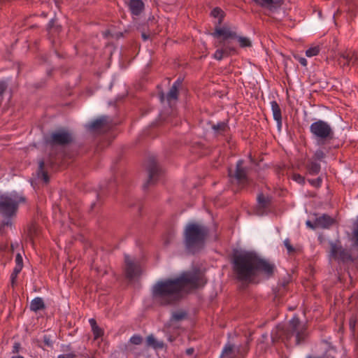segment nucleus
<instances>
[{
	"mask_svg": "<svg viewBox=\"0 0 358 358\" xmlns=\"http://www.w3.org/2000/svg\"><path fill=\"white\" fill-rule=\"evenodd\" d=\"M256 253L236 251L232 255V268L236 278L247 283L255 278Z\"/></svg>",
	"mask_w": 358,
	"mask_h": 358,
	"instance_id": "f257e3e1",
	"label": "nucleus"
},
{
	"mask_svg": "<svg viewBox=\"0 0 358 358\" xmlns=\"http://www.w3.org/2000/svg\"><path fill=\"white\" fill-rule=\"evenodd\" d=\"M181 291L176 279L157 281L152 288V297L155 303L162 306L171 305L179 299Z\"/></svg>",
	"mask_w": 358,
	"mask_h": 358,
	"instance_id": "f03ea898",
	"label": "nucleus"
},
{
	"mask_svg": "<svg viewBox=\"0 0 358 358\" xmlns=\"http://www.w3.org/2000/svg\"><path fill=\"white\" fill-rule=\"evenodd\" d=\"M208 233V229L203 225L188 223L184 230V243L187 250L194 254L203 248Z\"/></svg>",
	"mask_w": 358,
	"mask_h": 358,
	"instance_id": "7ed1b4c3",
	"label": "nucleus"
},
{
	"mask_svg": "<svg viewBox=\"0 0 358 358\" xmlns=\"http://www.w3.org/2000/svg\"><path fill=\"white\" fill-rule=\"evenodd\" d=\"M26 202V198L16 192L0 195V215L6 218L15 216L19 205Z\"/></svg>",
	"mask_w": 358,
	"mask_h": 358,
	"instance_id": "20e7f679",
	"label": "nucleus"
},
{
	"mask_svg": "<svg viewBox=\"0 0 358 358\" xmlns=\"http://www.w3.org/2000/svg\"><path fill=\"white\" fill-rule=\"evenodd\" d=\"M175 279L181 292L186 287L198 289L203 287L206 283L204 274L199 268L184 271Z\"/></svg>",
	"mask_w": 358,
	"mask_h": 358,
	"instance_id": "39448f33",
	"label": "nucleus"
},
{
	"mask_svg": "<svg viewBox=\"0 0 358 358\" xmlns=\"http://www.w3.org/2000/svg\"><path fill=\"white\" fill-rule=\"evenodd\" d=\"M310 132L319 145H324L334 138V131L331 125L322 120H317L310 124Z\"/></svg>",
	"mask_w": 358,
	"mask_h": 358,
	"instance_id": "423d86ee",
	"label": "nucleus"
},
{
	"mask_svg": "<svg viewBox=\"0 0 358 358\" xmlns=\"http://www.w3.org/2000/svg\"><path fill=\"white\" fill-rule=\"evenodd\" d=\"M295 336L296 343L297 345L302 342L306 336V328L301 324L298 317L294 316L289 321L285 329H282L280 336H284L287 340H289Z\"/></svg>",
	"mask_w": 358,
	"mask_h": 358,
	"instance_id": "0eeeda50",
	"label": "nucleus"
},
{
	"mask_svg": "<svg viewBox=\"0 0 358 358\" xmlns=\"http://www.w3.org/2000/svg\"><path fill=\"white\" fill-rule=\"evenodd\" d=\"M71 131L66 129H59L50 133L45 138V143L50 145H67L73 141Z\"/></svg>",
	"mask_w": 358,
	"mask_h": 358,
	"instance_id": "6e6552de",
	"label": "nucleus"
},
{
	"mask_svg": "<svg viewBox=\"0 0 358 358\" xmlns=\"http://www.w3.org/2000/svg\"><path fill=\"white\" fill-rule=\"evenodd\" d=\"M330 249L329 251V260H336L338 262H346L352 260V256L349 250L344 249L341 241H329Z\"/></svg>",
	"mask_w": 358,
	"mask_h": 358,
	"instance_id": "1a4fd4ad",
	"label": "nucleus"
},
{
	"mask_svg": "<svg viewBox=\"0 0 358 358\" xmlns=\"http://www.w3.org/2000/svg\"><path fill=\"white\" fill-rule=\"evenodd\" d=\"M147 171L148 173V179L143 185V189H147L150 185L155 184L162 174V169L153 157L148 159Z\"/></svg>",
	"mask_w": 358,
	"mask_h": 358,
	"instance_id": "9d476101",
	"label": "nucleus"
},
{
	"mask_svg": "<svg viewBox=\"0 0 358 358\" xmlns=\"http://www.w3.org/2000/svg\"><path fill=\"white\" fill-rule=\"evenodd\" d=\"M243 160L240 159L236 165V170L233 173L231 169H229V177L234 179L239 185H245L249 182V178L247 176L246 169L243 166Z\"/></svg>",
	"mask_w": 358,
	"mask_h": 358,
	"instance_id": "9b49d317",
	"label": "nucleus"
},
{
	"mask_svg": "<svg viewBox=\"0 0 358 358\" xmlns=\"http://www.w3.org/2000/svg\"><path fill=\"white\" fill-rule=\"evenodd\" d=\"M275 266L274 264L270 262L260 258L256 254V263H255V278L257 276L259 272L266 274L267 276L273 275Z\"/></svg>",
	"mask_w": 358,
	"mask_h": 358,
	"instance_id": "f8f14e48",
	"label": "nucleus"
},
{
	"mask_svg": "<svg viewBox=\"0 0 358 358\" xmlns=\"http://www.w3.org/2000/svg\"><path fill=\"white\" fill-rule=\"evenodd\" d=\"M179 94V89L176 87L171 86L169 89L167 94L165 95L164 93H161L159 94V98L161 102L164 103L166 101L167 103L170 107H172V105L176 103L178 99Z\"/></svg>",
	"mask_w": 358,
	"mask_h": 358,
	"instance_id": "ddd939ff",
	"label": "nucleus"
},
{
	"mask_svg": "<svg viewBox=\"0 0 358 358\" xmlns=\"http://www.w3.org/2000/svg\"><path fill=\"white\" fill-rule=\"evenodd\" d=\"M212 36L215 38L222 36L224 40L229 38L236 39L237 38L236 31L232 30L228 27H223L222 28L216 27L215 31L212 33Z\"/></svg>",
	"mask_w": 358,
	"mask_h": 358,
	"instance_id": "4468645a",
	"label": "nucleus"
},
{
	"mask_svg": "<svg viewBox=\"0 0 358 358\" xmlns=\"http://www.w3.org/2000/svg\"><path fill=\"white\" fill-rule=\"evenodd\" d=\"M315 220L316 225L318 228L321 229H329L336 222L335 219L327 214H323L317 217Z\"/></svg>",
	"mask_w": 358,
	"mask_h": 358,
	"instance_id": "2eb2a0df",
	"label": "nucleus"
},
{
	"mask_svg": "<svg viewBox=\"0 0 358 358\" xmlns=\"http://www.w3.org/2000/svg\"><path fill=\"white\" fill-rule=\"evenodd\" d=\"M124 262L126 276L129 279H132L138 273L137 266L134 263V262L130 259L129 255L124 256Z\"/></svg>",
	"mask_w": 358,
	"mask_h": 358,
	"instance_id": "dca6fc26",
	"label": "nucleus"
},
{
	"mask_svg": "<svg viewBox=\"0 0 358 358\" xmlns=\"http://www.w3.org/2000/svg\"><path fill=\"white\" fill-rule=\"evenodd\" d=\"M108 118L106 116H101L98 119L91 122L88 124V128L90 130L96 131L101 129H106L108 126Z\"/></svg>",
	"mask_w": 358,
	"mask_h": 358,
	"instance_id": "f3484780",
	"label": "nucleus"
},
{
	"mask_svg": "<svg viewBox=\"0 0 358 358\" xmlns=\"http://www.w3.org/2000/svg\"><path fill=\"white\" fill-rule=\"evenodd\" d=\"M132 15L138 16L144 10V3L142 0H130L128 3Z\"/></svg>",
	"mask_w": 358,
	"mask_h": 358,
	"instance_id": "a211bd4d",
	"label": "nucleus"
},
{
	"mask_svg": "<svg viewBox=\"0 0 358 358\" xmlns=\"http://www.w3.org/2000/svg\"><path fill=\"white\" fill-rule=\"evenodd\" d=\"M256 4L262 7L267 8L270 11L275 10L280 6L278 1L276 0H252Z\"/></svg>",
	"mask_w": 358,
	"mask_h": 358,
	"instance_id": "6ab92c4d",
	"label": "nucleus"
},
{
	"mask_svg": "<svg viewBox=\"0 0 358 358\" xmlns=\"http://www.w3.org/2000/svg\"><path fill=\"white\" fill-rule=\"evenodd\" d=\"M271 106L273 119L277 122L278 125L280 127L282 124L281 109L276 101H272L271 102Z\"/></svg>",
	"mask_w": 358,
	"mask_h": 358,
	"instance_id": "aec40b11",
	"label": "nucleus"
},
{
	"mask_svg": "<svg viewBox=\"0 0 358 358\" xmlns=\"http://www.w3.org/2000/svg\"><path fill=\"white\" fill-rule=\"evenodd\" d=\"M45 308V305L42 298L36 297L31 300L29 306L30 310L36 313L37 311L44 310Z\"/></svg>",
	"mask_w": 358,
	"mask_h": 358,
	"instance_id": "412c9836",
	"label": "nucleus"
},
{
	"mask_svg": "<svg viewBox=\"0 0 358 358\" xmlns=\"http://www.w3.org/2000/svg\"><path fill=\"white\" fill-rule=\"evenodd\" d=\"M37 176L38 178L42 179L45 183L49 182V176L48 172L45 170V162L43 160H40L38 162Z\"/></svg>",
	"mask_w": 358,
	"mask_h": 358,
	"instance_id": "4be33fe9",
	"label": "nucleus"
},
{
	"mask_svg": "<svg viewBox=\"0 0 358 358\" xmlns=\"http://www.w3.org/2000/svg\"><path fill=\"white\" fill-rule=\"evenodd\" d=\"M146 344L148 347H152L155 350L162 349L164 346L163 341H159L156 340L154 336L152 334L149 335L146 338Z\"/></svg>",
	"mask_w": 358,
	"mask_h": 358,
	"instance_id": "5701e85b",
	"label": "nucleus"
},
{
	"mask_svg": "<svg viewBox=\"0 0 358 358\" xmlns=\"http://www.w3.org/2000/svg\"><path fill=\"white\" fill-rule=\"evenodd\" d=\"M89 322L92 327V331L94 334V339H98L101 338L103 335V331L97 325L96 321L94 319L92 318L89 320Z\"/></svg>",
	"mask_w": 358,
	"mask_h": 358,
	"instance_id": "b1692460",
	"label": "nucleus"
},
{
	"mask_svg": "<svg viewBox=\"0 0 358 358\" xmlns=\"http://www.w3.org/2000/svg\"><path fill=\"white\" fill-rule=\"evenodd\" d=\"M306 169L309 174L315 176L320 171V164L316 162H310L306 165Z\"/></svg>",
	"mask_w": 358,
	"mask_h": 358,
	"instance_id": "393cba45",
	"label": "nucleus"
},
{
	"mask_svg": "<svg viewBox=\"0 0 358 358\" xmlns=\"http://www.w3.org/2000/svg\"><path fill=\"white\" fill-rule=\"evenodd\" d=\"M234 352V347L232 344L228 343L225 345L222 352V358H233Z\"/></svg>",
	"mask_w": 358,
	"mask_h": 358,
	"instance_id": "a878e982",
	"label": "nucleus"
},
{
	"mask_svg": "<svg viewBox=\"0 0 358 358\" xmlns=\"http://www.w3.org/2000/svg\"><path fill=\"white\" fill-rule=\"evenodd\" d=\"M351 54H352V51L350 50V51H345L343 52H341V55H340V58L338 59L339 61V63L340 64H342V60L341 59H343L344 60V62L343 64V65L345 66H350V64H352V56H351Z\"/></svg>",
	"mask_w": 358,
	"mask_h": 358,
	"instance_id": "bb28decb",
	"label": "nucleus"
},
{
	"mask_svg": "<svg viewBox=\"0 0 358 358\" xmlns=\"http://www.w3.org/2000/svg\"><path fill=\"white\" fill-rule=\"evenodd\" d=\"M212 17L218 18V23L221 24L224 17V11L219 7L213 8L210 13Z\"/></svg>",
	"mask_w": 358,
	"mask_h": 358,
	"instance_id": "cd10ccee",
	"label": "nucleus"
},
{
	"mask_svg": "<svg viewBox=\"0 0 358 358\" xmlns=\"http://www.w3.org/2000/svg\"><path fill=\"white\" fill-rule=\"evenodd\" d=\"M258 205L262 208H266L270 204L268 197L265 196L262 193L257 196Z\"/></svg>",
	"mask_w": 358,
	"mask_h": 358,
	"instance_id": "c85d7f7f",
	"label": "nucleus"
},
{
	"mask_svg": "<svg viewBox=\"0 0 358 358\" xmlns=\"http://www.w3.org/2000/svg\"><path fill=\"white\" fill-rule=\"evenodd\" d=\"M38 234V228L36 224H31L28 227L27 236L32 241Z\"/></svg>",
	"mask_w": 358,
	"mask_h": 358,
	"instance_id": "c756f323",
	"label": "nucleus"
},
{
	"mask_svg": "<svg viewBox=\"0 0 358 358\" xmlns=\"http://www.w3.org/2000/svg\"><path fill=\"white\" fill-rule=\"evenodd\" d=\"M229 51L228 50V49L227 48L218 49L215 52V53L213 55V58L220 61V60H222L224 57L229 56Z\"/></svg>",
	"mask_w": 358,
	"mask_h": 358,
	"instance_id": "7c9ffc66",
	"label": "nucleus"
},
{
	"mask_svg": "<svg viewBox=\"0 0 358 358\" xmlns=\"http://www.w3.org/2000/svg\"><path fill=\"white\" fill-rule=\"evenodd\" d=\"M212 129L217 134H221L227 130V124L224 122H218L217 124H213Z\"/></svg>",
	"mask_w": 358,
	"mask_h": 358,
	"instance_id": "2f4dec72",
	"label": "nucleus"
},
{
	"mask_svg": "<svg viewBox=\"0 0 358 358\" xmlns=\"http://www.w3.org/2000/svg\"><path fill=\"white\" fill-rule=\"evenodd\" d=\"M238 40V43H239V45L240 47L241 48H247V47H250L252 46V42L250 41V40L247 38V37H244V36H238L237 35V38H236Z\"/></svg>",
	"mask_w": 358,
	"mask_h": 358,
	"instance_id": "473e14b6",
	"label": "nucleus"
},
{
	"mask_svg": "<svg viewBox=\"0 0 358 358\" xmlns=\"http://www.w3.org/2000/svg\"><path fill=\"white\" fill-rule=\"evenodd\" d=\"M248 344L249 341L248 340L244 345L238 346L236 349L237 355L244 357L249 350Z\"/></svg>",
	"mask_w": 358,
	"mask_h": 358,
	"instance_id": "72a5a7b5",
	"label": "nucleus"
},
{
	"mask_svg": "<svg viewBox=\"0 0 358 358\" xmlns=\"http://www.w3.org/2000/svg\"><path fill=\"white\" fill-rule=\"evenodd\" d=\"M186 316L187 313L185 311L173 312L171 317V321H180L184 320Z\"/></svg>",
	"mask_w": 358,
	"mask_h": 358,
	"instance_id": "f704fd0d",
	"label": "nucleus"
},
{
	"mask_svg": "<svg viewBox=\"0 0 358 358\" xmlns=\"http://www.w3.org/2000/svg\"><path fill=\"white\" fill-rule=\"evenodd\" d=\"M320 52V48L318 46L311 47L306 51V55L308 57L316 56Z\"/></svg>",
	"mask_w": 358,
	"mask_h": 358,
	"instance_id": "c9c22d12",
	"label": "nucleus"
},
{
	"mask_svg": "<svg viewBox=\"0 0 358 358\" xmlns=\"http://www.w3.org/2000/svg\"><path fill=\"white\" fill-rule=\"evenodd\" d=\"M129 342L134 345H138L142 343L143 338L140 335L135 334L130 338Z\"/></svg>",
	"mask_w": 358,
	"mask_h": 358,
	"instance_id": "e433bc0d",
	"label": "nucleus"
},
{
	"mask_svg": "<svg viewBox=\"0 0 358 358\" xmlns=\"http://www.w3.org/2000/svg\"><path fill=\"white\" fill-rule=\"evenodd\" d=\"M292 179L299 184H303L305 182V178L299 173H294L292 175Z\"/></svg>",
	"mask_w": 358,
	"mask_h": 358,
	"instance_id": "4c0bfd02",
	"label": "nucleus"
},
{
	"mask_svg": "<svg viewBox=\"0 0 358 358\" xmlns=\"http://www.w3.org/2000/svg\"><path fill=\"white\" fill-rule=\"evenodd\" d=\"M284 245H285V248H287L288 253H292L295 251L294 247L291 245L290 241L289 238H286L284 241Z\"/></svg>",
	"mask_w": 358,
	"mask_h": 358,
	"instance_id": "58836bf2",
	"label": "nucleus"
},
{
	"mask_svg": "<svg viewBox=\"0 0 358 358\" xmlns=\"http://www.w3.org/2000/svg\"><path fill=\"white\" fill-rule=\"evenodd\" d=\"M12 226V222L10 220H8L6 221H2L0 222V233H3V229L5 227H11Z\"/></svg>",
	"mask_w": 358,
	"mask_h": 358,
	"instance_id": "ea45409f",
	"label": "nucleus"
},
{
	"mask_svg": "<svg viewBox=\"0 0 358 358\" xmlns=\"http://www.w3.org/2000/svg\"><path fill=\"white\" fill-rule=\"evenodd\" d=\"M15 266L23 267V259L20 253H17L15 256Z\"/></svg>",
	"mask_w": 358,
	"mask_h": 358,
	"instance_id": "a19ab883",
	"label": "nucleus"
},
{
	"mask_svg": "<svg viewBox=\"0 0 358 358\" xmlns=\"http://www.w3.org/2000/svg\"><path fill=\"white\" fill-rule=\"evenodd\" d=\"M325 154L322 150H317L315 152V157L317 160H322L323 158H324Z\"/></svg>",
	"mask_w": 358,
	"mask_h": 358,
	"instance_id": "79ce46f5",
	"label": "nucleus"
},
{
	"mask_svg": "<svg viewBox=\"0 0 358 358\" xmlns=\"http://www.w3.org/2000/svg\"><path fill=\"white\" fill-rule=\"evenodd\" d=\"M352 64H358V52L352 51Z\"/></svg>",
	"mask_w": 358,
	"mask_h": 358,
	"instance_id": "37998d69",
	"label": "nucleus"
},
{
	"mask_svg": "<svg viewBox=\"0 0 358 358\" xmlns=\"http://www.w3.org/2000/svg\"><path fill=\"white\" fill-rule=\"evenodd\" d=\"M43 343L48 347H52V341H51L50 336L47 335L43 336Z\"/></svg>",
	"mask_w": 358,
	"mask_h": 358,
	"instance_id": "c03bdc74",
	"label": "nucleus"
},
{
	"mask_svg": "<svg viewBox=\"0 0 358 358\" xmlns=\"http://www.w3.org/2000/svg\"><path fill=\"white\" fill-rule=\"evenodd\" d=\"M308 181L311 185L318 187L322 182V179L320 178H317V179L309 180Z\"/></svg>",
	"mask_w": 358,
	"mask_h": 358,
	"instance_id": "a18cd8bd",
	"label": "nucleus"
},
{
	"mask_svg": "<svg viewBox=\"0 0 358 358\" xmlns=\"http://www.w3.org/2000/svg\"><path fill=\"white\" fill-rule=\"evenodd\" d=\"M151 36H152V33H150V31H148V33L143 31L141 33V38L144 41L151 38Z\"/></svg>",
	"mask_w": 358,
	"mask_h": 358,
	"instance_id": "49530a36",
	"label": "nucleus"
},
{
	"mask_svg": "<svg viewBox=\"0 0 358 358\" xmlns=\"http://www.w3.org/2000/svg\"><path fill=\"white\" fill-rule=\"evenodd\" d=\"M306 224L308 227L312 229H315L316 228H318L317 226L316 225V220H315L314 222H312L310 220H307L306 222Z\"/></svg>",
	"mask_w": 358,
	"mask_h": 358,
	"instance_id": "de8ad7c7",
	"label": "nucleus"
},
{
	"mask_svg": "<svg viewBox=\"0 0 358 358\" xmlns=\"http://www.w3.org/2000/svg\"><path fill=\"white\" fill-rule=\"evenodd\" d=\"M76 355L73 352L59 355L57 358H75Z\"/></svg>",
	"mask_w": 358,
	"mask_h": 358,
	"instance_id": "09e8293b",
	"label": "nucleus"
},
{
	"mask_svg": "<svg viewBox=\"0 0 358 358\" xmlns=\"http://www.w3.org/2000/svg\"><path fill=\"white\" fill-rule=\"evenodd\" d=\"M17 275H15L11 273L10 275V285L13 287H14L16 285V281H17Z\"/></svg>",
	"mask_w": 358,
	"mask_h": 358,
	"instance_id": "8fccbe9b",
	"label": "nucleus"
},
{
	"mask_svg": "<svg viewBox=\"0 0 358 358\" xmlns=\"http://www.w3.org/2000/svg\"><path fill=\"white\" fill-rule=\"evenodd\" d=\"M183 79L181 78H178L173 84L172 86L176 87V88L179 89L182 85Z\"/></svg>",
	"mask_w": 358,
	"mask_h": 358,
	"instance_id": "3c124183",
	"label": "nucleus"
},
{
	"mask_svg": "<svg viewBox=\"0 0 358 358\" xmlns=\"http://www.w3.org/2000/svg\"><path fill=\"white\" fill-rule=\"evenodd\" d=\"M20 343H17V342L15 343L13 346V350H12L13 353H17L20 350Z\"/></svg>",
	"mask_w": 358,
	"mask_h": 358,
	"instance_id": "603ef678",
	"label": "nucleus"
},
{
	"mask_svg": "<svg viewBox=\"0 0 358 358\" xmlns=\"http://www.w3.org/2000/svg\"><path fill=\"white\" fill-rule=\"evenodd\" d=\"M353 235L356 242L358 243V220L353 231Z\"/></svg>",
	"mask_w": 358,
	"mask_h": 358,
	"instance_id": "864d4df0",
	"label": "nucleus"
},
{
	"mask_svg": "<svg viewBox=\"0 0 358 358\" xmlns=\"http://www.w3.org/2000/svg\"><path fill=\"white\" fill-rule=\"evenodd\" d=\"M23 267L15 266L12 272L13 274L17 275L21 272Z\"/></svg>",
	"mask_w": 358,
	"mask_h": 358,
	"instance_id": "5fc2aeb1",
	"label": "nucleus"
},
{
	"mask_svg": "<svg viewBox=\"0 0 358 358\" xmlns=\"http://www.w3.org/2000/svg\"><path fill=\"white\" fill-rule=\"evenodd\" d=\"M194 349L193 348H187L186 350H185V353L188 356H191L194 354Z\"/></svg>",
	"mask_w": 358,
	"mask_h": 358,
	"instance_id": "6e6d98bb",
	"label": "nucleus"
},
{
	"mask_svg": "<svg viewBox=\"0 0 358 358\" xmlns=\"http://www.w3.org/2000/svg\"><path fill=\"white\" fill-rule=\"evenodd\" d=\"M299 63L303 66H306L307 65V60L306 59L303 58V57H301L299 59Z\"/></svg>",
	"mask_w": 358,
	"mask_h": 358,
	"instance_id": "4d7b16f0",
	"label": "nucleus"
},
{
	"mask_svg": "<svg viewBox=\"0 0 358 358\" xmlns=\"http://www.w3.org/2000/svg\"><path fill=\"white\" fill-rule=\"evenodd\" d=\"M350 326L351 329H353L355 327V322H352V320H350Z\"/></svg>",
	"mask_w": 358,
	"mask_h": 358,
	"instance_id": "13d9d810",
	"label": "nucleus"
},
{
	"mask_svg": "<svg viewBox=\"0 0 358 358\" xmlns=\"http://www.w3.org/2000/svg\"><path fill=\"white\" fill-rule=\"evenodd\" d=\"M65 348H66V350H64L65 351H69V350H71V349L70 345H66Z\"/></svg>",
	"mask_w": 358,
	"mask_h": 358,
	"instance_id": "bf43d9fd",
	"label": "nucleus"
},
{
	"mask_svg": "<svg viewBox=\"0 0 358 358\" xmlns=\"http://www.w3.org/2000/svg\"><path fill=\"white\" fill-rule=\"evenodd\" d=\"M12 358H24V357L21 355H17V356H13Z\"/></svg>",
	"mask_w": 358,
	"mask_h": 358,
	"instance_id": "052dcab7",
	"label": "nucleus"
},
{
	"mask_svg": "<svg viewBox=\"0 0 358 358\" xmlns=\"http://www.w3.org/2000/svg\"><path fill=\"white\" fill-rule=\"evenodd\" d=\"M12 358V357H11Z\"/></svg>",
	"mask_w": 358,
	"mask_h": 358,
	"instance_id": "680f3d73",
	"label": "nucleus"
}]
</instances>
